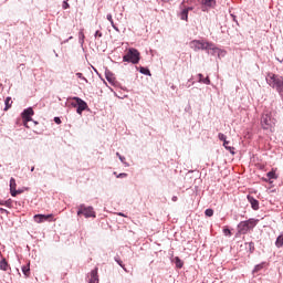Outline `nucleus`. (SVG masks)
Returning <instances> with one entry per match:
<instances>
[{"label":"nucleus","instance_id":"obj_43","mask_svg":"<svg viewBox=\"0 0 283 283\" xmlns=\"http://www.w3.org/2000/svg\"><path fill=\"white\" fill-rule=\"evenodd\" d=\"M54 123H56V125H61V117H54Z\"/></svg>","mask_w":283,"mask_h":283},{"label":"nucleus","instance_id":"obj_17","mask_svg":"<svg viewBox=\"0 0 283 283\" xmlns=\"http://www.w3.org/2000/svg\"><path fill=\"white\" fill-rule=\"evenodd\" d=\"M231 142H224L223 143V147L224 149H227V151H230V154H232V156H235V148L232 146H229Z\"/></svg>","mask_w":283,"mask_h":283},{"label":"nucleus","instance_id":"obj_30","mask_svg":"<svg viewBox=\"0 0 283 283\" xmlns=\"http://www.w3.org/2000/svg\"><path fill=\"white\" fill-rule=\"evenodd\" d=\"M106 81H108V83H114V75L112 73H106Z\"/></svg>","mask_w":283,"mask_h":283},{"label":"nucleus","instance_id":"obj_49","mask_svg":"<svg viewBox=\"0 0 283 283\" xmlns=\"http://www.w3.org/2000/svg\"><path fill=\"white\" fill-rule=\"evenodd\" d=\"M31 171H34V166H33V167H31Z\"/></svg>","mask_w":283,"mask_h":283},{"label":"nucleus","instance_id":"obj_21","mask_svg":"<svg viewBox=\"0 0 283 283\" xmlns=\"http://www.w3.org/2000/svg\"><path fill=\"white\" fill-rule=\"evenodd\" d=\"M22 273L25 277H30V263L22 266Z\"/></svg>","mask_w":283,"mask_h":283},{"label":"nucleus","instance_id":"obj_8","mask_svg":"<svg viewBox=\"0 0 283 283\" xmlns=\"http://www.w3.org/2000/svg\"><path fill=\"white\" fill-rule=\"evenodd\" d=\"M73 101H75V103L72 102L71 105L72 107H77L76 113L81 116L88 107L87 102L83 101L81 97H73Z\"/></svg>","mask_w":283,"mask_h":283},{"label":"nucleus","instance_id":"obj_10","mask_svg":"<svg viewBox=\"0 0 283 283\" xmlns=\"http://www.w3.org/2000/svg\"><path fill=\"white\" fill-rule=\"evenodd\" d=\"M34 222L41 224L43 222H54V214H35L33 217Z\"/></svg>","mask_w":283,"mask_h":283},{"label":"nucleus","instance_id":"obj_50","mask_svg":"<svg viewBox=\"0 0 283 283\" xmlns=\"http://www.w3.org/2000/svg\"><path fill=\"white\" fill-rule=\"evenodd\" d=\"M119 216H125V214H123V213H119Z\"/></svg>","mask_w":283,"mask_h":283},{"label":"nucleus","instance_id":"obj_23","mask_svg":"<svg viewBox=\"0 0 283 283\" xmlns=\"http://www.w3.org/2000/svg\"><path fill=\"white\" fill-rule=\"evenodd\" d=\"M175 264L177 269H182V266H185V262H182L178 256L175 258Z\"/></svg>","mask_w":283,"mask_h":283},{"label":"nucleus","instance_id":"obj_24","mask_svg":"<svg viewBox=\"0 0 283 283\" xmlns=\"http://www.w3.org/2000/svg\"><path fill=\"white\" fill-rule=\"evenodd\" d=\"M266 177L270 179V180H277V175L275 174V171H269L266 174Z\"/></svg>","mask_w":283,"mask_h":283},{"label":"nucleus","instance_id":"obj_14","mask_svg":"<svg viewBox=\"0 0 283 283\" xmlns=\"http://www.w3.org/2000/svg\"><path fill=\"white\" fill-rule=\"evenodd\" d=\"M98 268H95L94 270L91 271V279L88 283H98Z\"/></svg>","mask_w":283,"mask_h":283},{"label":"nucleus","instance_id":"obj_41","mask_svg":"<svg viewBox=\"0 0 283 283\" xmlns=\"http://www.w3.org/2000/svg\"><path fill=\"white\" fill-rule=\"evenodd\" d=\"M0 213L8 216L10 212L4 208H0Z\"/></svg>","mask_w":283,"mask_h":283},{"label":"nucleus","instance_id":"obj_48","mask_svg":"<svg viewBox=\"0 0 283 283\" xmlns=\"http://www.w3.org/2000/svg\"><path fill=\"white\" fill-rule=\"evenodd\" d=\"M277 61H279L280 63H283V59H282V60L277 59Z\"/></svg>","mask_w":283,"mask_h":283},{"label":"nucleus","instance_id":"obj_39","mask_svg":"<svg viewBox=\"0 0 283 283\" xmlns=\"http://www.w3.org/2000/svg\"><path fill=\"white\" fill-rule=\"evenodd\" d=\"M62 8L64 10H67V8H70V3H67V1H64L63 4H62Z\"/></svg>","mask_w":283,"mask_h":283},{"label":"nucleus","instance_id":"obj_26","mask_svg":"<svg viewBox=\"0 0 283 283\" xmlns=\"http://www.w3.org/2000/svg\"><path fill=\"white\" fill-rule=\"evenodd\" d=\"M115 262H116L122 269H124V271H127V269H125V264H123V261L120 260L119 256H115Z\"/></svg>","mask_w":283,"mask_h":283},{"label":"nucleus","instance_id":"obj_6","mask_svg":"<svg viewBox=\"0 0 283 283\" xmlns=\"http://www.w3.org/2000/svg\"><path fill=\"white\" fill-rule=\"evenodd\" d=\"M22 120H23V126L27 127V129L30 128V126H28V123H34L35 125H38L36 122H34V119H32V116H34V109H32V107L25 108L22 113Z\"/></svg>","mask_w":283,"mask_h":283},{"label":"nucleus","instance_id":"obj_42","mask_svg":"<svg viewBox=\"0 0 283 283\" xmlns=\"http://www.w3.org/2000/svg\"><path fill=\"white\" fill-rule=\"evenodd\" d=\"M195 82H191V78L188 80V82L186 83V87H191V85H193Z\"/></svg>","mask_w":283,"mask_h":283},{"label":"nucleus","instance_id":"obj_34","mask_svg":"<svg viewBox=\"0 0 283 283\" xmlns=\"http://www.w3.org/2000/svg\"><path fill=\"white\" fill-rule=\"evenodd\" d=\"M80 43L83 45L85 43V34H83V31L80 32Z\"/></svg>","mask_w":283,"mask_h":283},{"label":"nucleus","instance_id":"obj_31","mask_svg":"<svg viewBox=\"0 0 283 283\" xmlns=\"http://www.w3.org/2000/svg\"><path fill=\"white\" fill-rule=\"evenodd\" d=\"M205 214H206L208 218L213 217V209H211V208L206 209Z\"/></svg>","mask_w":283,"mask_h":283},{"label":"nucleus","instance_id":"obj_13","mask_svg":"<svg viewBox=\"0 0 283 283\" xmlns=\"http://www.w3.org/2000/svg\"><path fill=\"white\" fill-rule=\"evenodd\" d=\"M247 198H248V202H250V205H251V209H253V211H259L260 210V201L251 195H248Z\"/></svg>","mask_w":283,"mask_h":283},{"label":"nucleus","instance_id":"obj_20","mask_svg":"<svg viewBox=\"0 0 283 283\" xmlns=\"http://www.w3.org/2000/svg\"><path fill=\"white\" fill-rule=\"evenodd\" d=\"M275 247H276V249H282V247H283V233L280 234V235L276 238Z\"/></svg>","mask_w":283,"mask_h":283},{"label":"nucleus","instance_id":"obj_7","mask_svg":"<svg viewBox=\"0 0 283 283\" xmlns=\"http://www.w3.org/2000/svg\"><path fill=\"white\" fill-rule=\"evenodd\" d=\"M189 46L191 50H193V52H200V50L206 52V49L209 46V41L192 40L190 41Z\"/></svg>","mask_w":283,"mask_h":283},{"label":"nucleus","instance_id":"obj_19","mask_svg":"<svg viewBox=\"0 0 283 283\" xmlns=\"http://www.w3.org/2000/svg\"><path fill=\"white\" fill-rule=\"evenodd\" d=\"M179 17H180L181 21H188L189 12L186 9H182L181 12L179 13Z\"/></svg>","mask_w":283,"mask_h":283},{"label":"nucleus","instance_id":"obj_36","mask_svg":"<svg viewBox=\"0 0 283 283\" xmlns=\"http://www.w3.org/2000/svg\"><path fill=\"white\" fill-rule=\"evenodd\" d=\"M103 36V32H101L99 30H97L94 34L95 39H101Z\"/></svg>","mask_w":283,"mask_h":283},{"label":"nucleus","instance_id":"obj_37","mask_svg":"<svg viewBox=\"0 0 283 283\" xmlns=\"http://www.w3.org/2000/svg\"><path fill=\"white\" fill-rule=\"evenodd\" d=\"M223 234H224V235H228V237H231V235H232V233H231V231H230L229 228H224V229H223Z\"/></svg>","mask_w":283,"mask_h":283},{"label":"nucleus","instance_id":"obj_4","mask_svg":"<svg viewBox=\"0 0 283 283\" xmlns=\"http://www.w3.org/2000/svg\"><path fill=\"white\" fill-rule=\"evenodd\" d=\"M275 123H277V119L271 113H264L261 117L262 129L271 132L275 127Z\"/></svg>","mask_w":283,"mask_h":283},{"label":"nucleus","instance_id":"obj_25","mask_svg":"<svg viewBox=\"0 0 283 283\" xmlns=\"http://www.w3.org/2000/svg\"><path fill=\"white\" fill-rule=\"evenodd\" d=\"M4 103H6L4 109H10V107H12V98L11 97H7Z\"/></svg>","mask_w":283,"mask_h":283},{"label":"nucleus","instance_id":"obj_32","mask_svg":"<svg viewBox=\"0 0 283 283\" xmlns=\"http://www.w3.org/2000/svg\"><path fill=\"white\" fill-rule=\"evenodd\" d=\"M218 138H219V140H222V143L228 142V140H227V135H224V134H222V133H219V134H218Z\"/></svg>","mask_w":283,"mask_h":283},{"label":"nucleus","instance_id":"obj_38","mask_svg":"<svg viewBox=\"0 0 283 283\" xmlns=\"http://www.w3.org/2000/svg\"><path fill=\"white\" fill-rule=\"evenodd\" d=\"M181 8H184V10H187V12H191V10H193V7H185V2L181 3Z\"/></svg>","mask_w":283,"mask_h":283},{"label":"nucleus","instance_id":"obj_18","mask_svg":"<svg viewBox=\"0 0 283 283\" xmlns=\"http://www.w3.org/2000/svg\"><path fill=\"white\" fill-rule=\"evenodd\" d=\"M8 269H10V264H8V261L6 259H2L0 261V270L8 271Z\"/></svg>","mask_w":283,"mask_h":283},{"label":"nucleus","instance_id":"obj_9","mask_svg":"<svg viewBox=\"0 0 283 283\" xmlns=\"http://www.w3.org/2000/svg\"><path fill=\"white\" fill-rule=\"evenodd\" d=\"M207 54H210V56H222L224 54V50H221L220 48L216 46L213 42H208V46L206 49Z\"/></svg>","mask_w":283,"mask_h":283},{"label":"nucleus","instance_id":"obj_47","mask_svg":"<svg viewBox=\"0 0 283 283\" xmlns=\"http://www.w3.org/2000/svg\"><path fill=\"white\" fill-rule=\"evenodd\" d=\"M116 156H117V158H120V156H123V155H120V153H116Z\"/></svg>","mask_w":283,"mask_h":283},{"label":"nucleus","instance_id":"obj_15","mask_svg":"<svg viewBox=\"0 0 283 283\" xmlns=\"http://www.w3.org/2000/svg\"><path fill=\"white\" fill-rule=\"evenodd\" d=\"M198 83H203V85H211V80L209 78V76L205 77V75H202L201 73H199L198 75Z\"/></svg>","mask_w":283,"mask_h":283},{"label":"nucleus","instance_id":"obj_46","mask_svg":"<svg viewBox=\"0 0 283 283\" xmlns=\"http://www.w3.org/2000/svg\"><path fill=\"white\" fill-rule=\"evenodd\" d=\"M73 38L70 36L67 40H64L62 43H67L70 40H72Z\"/></svg>","mask_w":283,"mask_h":283},{"label":"nucleus","instance_id":"obj_1","mask_svg":"<svg viewBox=\"0 0 283 283\" xmlns=\"http://www.w3.org/2000/svg\"><path fill=\"white\" fill-rule=\"evenodd\" d=\"M265 81L272 90L277 92L279 96L283 98V76L275 73H268L265 76Z\"/></svg>","mask_w":283,"mask_h":283},{"label":"nucleus","instance_id":"obj_22","mask_svg":"<svg viewBox=\"0 0 283 283\" xmlns=\"http://www.w3.org/2000/svg\"><path fill=\"white\" fill-rule=\"evenodd\" d=\"M139 72H140V74H144L145 76H151V71H149V69H147L145 66H140Z\"/></svg>","mask_w":283,"mask_h":283},{"label":"nucleus","instance_id":"obj_27","mask_svg":"<svg viewBox=\"0 0 283 283\" xmlns=\"http://www.w3.org/2000/svg\"><path fill=\"white\" fill-rule=\"evenodd\" d=\"M264 269V263L258 264L253 269V273H259V271H262Z\"/></svg>","mask_w":283,"mask_h":283},{"label":"nucleus","instance_id":"obj_29","mask_svg":"<svg viewBox=\"0 0 283 283\" xmlns=\"http://www.w3.org/2000/svg\"><path fill=\"white\" fill-rule=\"evenodd\" d=\"M0 206L1 207H9V208H11L12 207V201H10V200L0 201Z\"/></svg>","mask_w":283,"mask_h":283},{"label":"nucleus","instance_id":"obj_35","mask_svg":"<svg viewBox=\"0 0 283 283\" xmlns=\"http://www.w3.org/2000/svg\"><path fill=\"white\" fill-rule=\"evenodd\" d=\"M119 160H120V163H123V165H125V167H129V164H127V161H125L126 160L125 156H119Z\"/></svg>","mask_w":283,"mask_h":283},{"label":"nucleus","instance_id":"obj_5","mask_svg":"<svg viewBox=\"0 0 283 283\" xmlns=\"http://www.w3.org/2000/svg\"><path fill=\"white\" fill-rule=\"evenodd\" d=\"M77 216L78 218H96V211H94V207L86 206L85 203H81L77 206Z\"/></svg>","mask_w":283,"mask_h":283},{"label":"nucleus","instance_id":"obj_28","mask_svg":"<svg viewBox=\"0 0 283 283\" xmlns=\"http://www.w3.org/2000/svg\"><path fill=\"white\" fill-rule=\"evenodd\" d=\"M248 249H249L250 253H253V251H255V243L253 241L249 242Z\"/></svg>","mask_w":283,"mask_h":283},{"label":"nucleus","instance_id":"obj_16","mask_svg":"<svg viewBox=\"0 0 283 283\" xmlns=\"http://www.w3.org/2000/svg\"><path fill=\"white\" fill-rule=\"evenodd\" d=\"M106 19H107V21H109V23H111V25H112V28H113V30H114L115 32H120V30L118 29V27H116V24L114 23V19L112 18V13H108V14L106 15Z\"/></svg>","mask_w":283,"mask_h":283},{"label":"nucleus","instance_id":"obj_2","mask_svg":"<svg viewBox=\"0 0 283 283\" xmlns=\"http://www.w3.org/2000/svg\"><path fill=\"white\" fill-rule=\"evenodd\" d=\"M258 222H260V219H253L250 218L245 221H241L238 226V233H240L241 235H247V233H249V231H253V229H255V227H258Z\"/></svg>","mask_w":283,"mask_h":283},{"label":"nucleus","instance_id":"obj_45","mask_svg":"<svg viewBox=\"0 0 283 283\" xmlns=\"http://www.w3.org/2000/svg\"><path fill=\"white\" fill-rule=\"evenodd\" d=\"M231 17H232V20H233L235 23H238V19L235 18V15H234V14H231Z\"/></svg>","mask_w":283,"mask_h":283},{"label":"nucleus","instance_id":"obj_11","mask_svg":"<svg viewBox=\"0 0 283 283\" xmlns=\"http://www.w3.org/2000/svg\"><path fill=\"white\" fill-rule=\"evenodd\" d=\"M217 6L216 0H201V11L209 12V10H213Z\"/></svg>","mask_w":283,"mask_h":283},{"label":"nucleus","instance_id":"obj_33","mask_svg":"<svg viewBox=\"0 0 283 283\" xmlns=\"http://www.w3.org/2000/svg\"><path fill=\"white\" fill-rule=\"evenodd\" d=\"M75 76H77V78H81V81H85L86 83H90L87 78L83 76V73H76Z\"/></svg>","mask_w":283,"mask_h":283},{"label":"nucleus","instance_id":"obj_12","mask_svg":"<svg viewBox=\"0 0 283 283\" xmlns=\"http://www.w3.org/2000/svg\"><path fill=\"white\" fill-rule=\"evenodd\" d=\"M9 187H10L11 196L13 198H17V196H19V193H21V190H17V180L13 177L10 178Z\"/></svg>","mask_w":283,"mask_h":283},{"label":"nucleus","instance_id":"obj_40","mask_svg":"<svg viewBox=\"0 0 283 283\" xmlns=\"http://www.w3.org/2000/svg\"><path fill=\"white\" fill-rule=\"evenodd\" d=\"M116 177L117 178H127V174L126 172H120Z\"/></svg>","mask_w":283,"mask_h":283},{"label":"nucleus","instance_id":"obj_3","mask_svg":"<svg viewBox=\"0 0 283 283\" xmlns=\"http://www.w3.org/2000/svg\"><path fill=\"white\" fill-rule=\"evenodd\" d=\"M123 61L124 63H133V65H138V63H140V52L135 48H130L123 56Z\"/></svg>","mask_w":283,"mask_h":283},{"label":"nucleus","instance_id":"obj_44","mask_svg":"<svg viewBox=\"0 0 283 283\" xmlns=\"http://www.w3.org/2000/svg\"><path fill=\"white\" fill-rule=\"evenodd\" d=\"M171 200H172V202H178V197H177V196H174V197L171 198Z\"/></svg>","mask_w":283,"mask_h":283}]
</instances>
